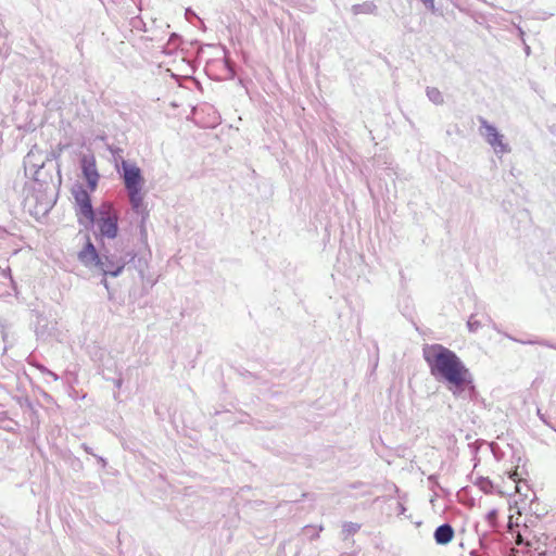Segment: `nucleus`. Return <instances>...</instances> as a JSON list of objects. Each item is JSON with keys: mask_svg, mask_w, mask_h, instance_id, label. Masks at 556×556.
Listing matches in <instances>:
<instances>
[{"mask_svg": "<svg viewBox=\"0 0 556 556\" xmlns=\"http://www.w3.org/2000/svg\"><path fill=\"white\" fill-rule=\"evenodd\" d=\"M361 529V525L355 522H345L342 527V534L344 539L355 534Z\"/></svg>", "mask_w": 556, "mask_h": 556, "instance_id": "13", "label": "nucleus"}, {"mask_svg": "<svg viewBox=\"0 0 556 556\" xmlns=\"http://www.w3.org/2000/svg\"><path fill=\"white\" fill-rule=\"evenodd\" d=\"M83 447L87 453L92 454L91 450L86 444H84Z\"/></svg>", "mask_w": 556, "mask_h": 556, "instance_id": "19", "label": "nucleus"}, {"mask_svg": "<svg viewBox=\"0 0 556 556\" xmlns=\"http://www.w3.org/2000/svg\"><path fill=\"white\" fill-rule=\"evenodd\" d=\"M528 343L533 344V343H538V342H536V341H529ZM539 343H540V344H543V342H539ZM544 345H547V346H549V348L556 349V346H555V345H553V344L544 343Z\"/></svg>", "mask_w": 556, "mask_h": 556, "instance_id": "16", "label": "nucleus"}, {"mask_svg": "<svg viewBox=\"0 0 556 556\" xmlns=\"http://www.w3.org/2000/svg\"><path fill=\"white\" fill-rule=\"evenodd\" d=\"M479 122L481 124L480 134L485 138L486 142L494 148L495 152H509L508 144L504 142V136L483 117H479Z\"/></svg>", "mask_w": 556, "mask_h": 556, "instance_id": "2", "label": "nucleus"}, {"mask_svg": "<svg viewBox=\"0 0 556 556\" xmlns=\"http://www.w3.org/2000/svg\"><path fill=\"white\" fill-rule=\"evenodd\" d=\"M127 256H116L114 254L101 255V262L99 265V269L103 273V275H110L112 277H117L122 270L124 269L127 261Z\"/></svg>", "mask_w": 556, "mask_h": 556, "instance_id": "4", "label": "nucleus"}, {"mask_svg": "<svg viewBox=\"0 0 556 556\" xmlns=\"http://www.w3.org/2000/svg\"><path fill=\"white\" fill-rule=\"evenodd\" d=\"M101 283L106 288L109 289V283H108V280L105 278L102 279Z\"/></svg>", "mask_w": 556, "mask_h": 556, "instance_id": "17", "label": "nucleus"}, {"mask_svg": "<svg viewBox=\"0 0 556 556\" xmlns=\"http://www.w3.org/2000/svg\"><path fill=\"white\" fill-rule=\"evenodd\" d=\"M377 7L374 2L367 1L361 4H354L352 7V12L355 15L358 14H374L376 13Z\"/></svg>", "mask_w": 556, "mask_h": 556, "instance_id": "11", "label": "nucleus"}, {"mask_svg": "<svg viewBox=\"0 0 556 556\" xmlns=\"http://www.w3.org/2000/svg\"><path fill=\"white\" fill-rule=\"evenodd\" d=\"M79 261L88 267H98L101 262V255L98 254L94 245L88 239L86 247L78 254Z\"/></svg>", "mask_w": 556, "mask_h": 556, "instance_id": "7", "label": "nucleus"}, {"mask_svg": "<svg viewBox=\"0 0 556 556\" xmlns=\"http://www.w3.org/2000/svg\"><path fill=\"white\" fill-rule=\"evenodd\" d=\"M99 462L102 463L103 466H105V460L102 457H98Z\"/></svg>", "mask_w": 556, "mask_h": 556, "instance_id": "21", "label": "nucleus"}, {"mask_svg": "<svg viewBox=\"0 0 556 556\" xmlns=\"http://www.w3.org/2000/svg\"><path fill=\"white\" fill-rule=\"evenodd\" d=\"M129 201L132 210L137 214H143L146 212V205L143 203V195L141 189L128 190Z\"/></svg>", "mask_w": 556, "mask_h": 556, "instance_id": "10", "label": "nucleus"}, {"mask_svg": "<svg viewBox=\"0 0 556 556\" xmlns=\"http://www.w3.org/2000/svg\"><path fill=\"white\" fill-rule=\"evenodd\" d=\"M312 529H313V527H311V526H306V527L303 529V531H304L305 533H308V531H309V530H312Z\"/></svg>", "mask_w": 556, "mask_h": 556, "instance_id": "20", "label": "nucleus"}, {"mask_svg": "<svg viewBox=\"0 0 556 556\" xmlns=\"http://www.w3.org/2000/svg\"><path fill=\"white\" fill-rule=\"evenodd\" d=\"M75 201L78 206L79 223L92 224L94 222V212L88 192L84 189L76 191Z\"/></svg>", "mask_w": 556, "mask_h": 556, "instance_id": "3", "label": "nucleus"}, {"mask_svg": "<svg viewBox=\"0 0 556 556\" xmlns=\"http://www.w3.org/2000/svg\"><path fill=\"white\" fill-rule=\"evenodd\" d=\"M522 543V539L521 538H518L517 539V544H521Z\"/></svg>", "mask_w": 556, "mask_h": 556, "instance_id": "23", "label": "nucleus"}, {"mask_svg": "<svg viewBox=\"0 0 556 556\" xmlns=\"http://www.w3.org/2000/svg\"><path fill=\"white\" fill-rule=\"evenodd\" d=\"M422 355L429 366L430 374L439 382H445L453 394L460 393L472 382L469 369L450 349L441 344H426Z\"/></svg>", "mask_w": 556, "mask_h": 556, "instance_id": "1", "label": "nucleus"}, {"mask_svg": "<svg viewBox=\"0 0 556 556\" xmlns=\"http://www.w3.org/2000/svg\"><path fill=\"white\" fill-rule=\"evenodd\" d=\"M422 1H424V3H425L427 7H429V8L433 9V7H434V0H422Z\"/></svg>", "mask_w": 556, "mask_h": 556, "instance_id": "15", "label": "nucleus"}, {"mask_svg": "<svg viewBox=\"0 0 556 556\" xmlns=\"http://www.w3.org/2000/svg\"><path fill=\"white\" fill-rule=\"evenodd\" d=\"M428 99L437 105L443 104V96L435 87H428L426 90Z\"/></svg>", "mask_w": 556, "mask_h": 556, "instance_id": "12", "label": "nucleus"}, {"mask_svg": "<svg viewBox=\"0 0 556 556\" xmlns=\"http://www.w3.org/2000/svg\"><path fill=\"white\" fill-rule=\"evenodd\" d=\"M433 536L438 544L446 545L454 538V529L448 523L441 525L435 529Z\"/></svg>", "mask_w": 556, "mask_h": 556, "instance_id": "9", "label": "nucleus"}, {"mask_svg": "<svg viewBox=\"0 0 556 556\" xmlns=\"http://www.w3.org/2000/svg\"><path fill=\"white\" fill-rule=\"evenodd\" d=\"M318 535H319L318 532H316V533H314V535H311V539L314 540V539L318 538Z\"/></svg>", "mask_w": 556, "mask_h": 556, "instance_id": "22", "label": "nucleus"}, {"mask_svg": "<svg viewBox=\"0 0 556 556\" xmlns=\"http://www.w3.org/2000/svg\"><path fill=\"white\" fill-rule=\"evenodd\" d=\"M468 327L471 331L476 330L479 327V323L473 319V316H471L468 320Z\"/></svg>", "mask_w": 556, "mask_h": 556, "instance_id": "14", "label": "nucleus"}, {"mask_svg": "<svg viewBox=\"0 0 556 556\" xmlns=\"http://www.w3.org/2000/svg\"><path fill=\"white\" fill-rule=\"evenodd\" d=\"M80 168L90 190H96L100 175L97 169L96 157L92 153L81 155Z\"/></svg>", "mask_w": 556, "mask_h": 556, "instance_id": "5", "label": "nucleus"}, {"mask_svg": "<svg viewBox=\"0 0 556 556\" xmlns=\"http://www.w3.org/2000/svg\"><path fill=\"white\" fill-rule=\"evenodd\" d=\"M123 179L125 188L128 190L142 189L144 179L138 166L129 164L126 161L122 162Z\"/></svg>", "mask_w": 556, "mask_h": 556, "instance_id": "6", "label": "nucleus"}, {"mask_svg": "<svg viewBox=\"0 0 556 556\" xmlns=\"http://www.w3.org/2000/svg\"><path fill=\"white\" fill-rule=\"evenodd\" d=\"M99 229L102 236L113 239L117 235V219L116 217H101L98 220Z\"/></svg>", "mask_w": 556, "mask_h": 556, "instance_id": "8", "label": "nucleus"}, {"mask_svg": "<svg viewBox=\"0 0 556 556\" xmlns=\"http://www.w3.org/2000/svg\"><path fill=\"white\" fill-rule=\"evenodd\" d=\"M48 375L51 376V378H53L54 380H58V376L54 372L48 371Z\"/></svg>", "mask_w": 556, "mask_h": 556, "instance_id": "18", "label": "nucleus"}]
</instances>
